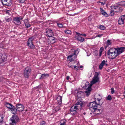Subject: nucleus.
<instances>
[{"instance_id": "obj_45", "label": "nucleus", "mask_w": 125, "mask_h": 125, "mask_svg": "<svg viewBox=\"0 0 125 125\" xmlns=\"http://www.w3.org/2000/svg\"><path fill=\"white\" fill-rule=\"evenodd\" d=\"M100 10L101 11V13H102L104 11V10L103 8H100Z\"/></svg>"}, {"instance_id": "obj_32", "label": "nucleus", "mask_w": 125, "mask_h": 125, "mask_svg": "<svg viewBox=\"0 0 125 125\" xmlns=\"http://www.w3.org/2000/svg\"><path fill=\"white\" fill-rule=\"evenodd\" d=\"M120 5L123 6L125 7V1H123L120 2Z\"/></svg>"}, {"instance_id": "obj_52", "label": "nucleus", "mask_w": 125, "mask_h": 125, "mask_svg": "<svg viewBox=\"0 0 125 125\" xmlns=\"http://www.w3.org/2000/svg\"><path fill=\"white\" fill-rule=\"evenodd\" d=\"M100 3H101V5H104L105 4V2L103 3V2H100Z\"/></svg>"}, {"instance_id": "obj_57", "label": "nucleus", "mask_w": 125, "mask_h": 125, "mask_svg": "<svg viewBox=\"0 0 125 125\" xmlns=\"http://www.w3.org/2000/svg\"><path fill=\"white\" fill-rule=\"evenodd\" d=\"M96 53H96V55H97V54L98 53V52H96Z\"/></svg>"}, {"instance_id": "obj_18", "label": "nucleus", "mask_w": 125, "mask_h": 125, "mask_svg": "<svg viewBox=\"0 0 125 125\" xmlns=\"http://www.w3.org/2000/svg\"><path fill=\"white\" fill-rule=\"evenodd\" d=\"M49 76V74L48 73H46V74H43L41 76L40 78V79H45Z\"/></svg>"}, {"instance_id": "obj_14", "label": "nucleus", "mask_w": 125, "mask_h": 125, "mask_svg": "<svg viewBox=\"0 0 125 125\" xmlns=\"http://www.w3.org/2000/svg\"><path fill=\"white\" fill-rule=\"evenodd\" d=\"M46 35L48 37L52 36L53 35V32L50 29H47L46 31Z\"/></svg>"}, {"instance_id": "obj_11", "label": "nucleus", "mask_w": 125, "mask_h": 125, "mask_svg": "<svg viewBox=\"0 0 125 125\" xmlns=\"http://www.w3.org/2000/svg\"><path fill=\"white\" fill-rule=\"evenodd\" d=\"M125 49V47H124L118 48L116 49V53L117 54V56L123 52Z\"/></svg>"}, {"instance_id": "obj_44", "label": "nucleus", "mask_w": 125, "mask_h": 125, "mask_svg": "<svg viewBox=\"0 0 125 125\" xmlns=\"http://www.w3.org/2000/svg\"><path fill=\"white\" fill-rule=\"evenodd\" d=\"M103 35V34H99L97 35L96 37H100Z\"/></svg>"}, {"instance_id": "obj_46", "label": "nucleus", "mask_w": 125, "mask_h": 125, "mask_svg": "<svg viewBox=\"0 0 125 125\" xmlns=\"http://www.w3.org/2000/svg\"><path fill=\"white\" fill-rule=\"evenodd\" d=\"M76 33L78 36H80V35H81L82 34H80L79 33L77 32H76Z\"/></svg>"}, {"instance_id": "obj_38", "label": "nucleus", "mask_w": 125, "mask_h": 125, "mask_svg": "<svg viewBox=\"0 0 125 125\" xmlns=\"http://www.w3.org/2000/svg\"><path fill=\"white\" fill-rule=\"evenodd\" d=\"M100 100L99 99L97 98V99L95 100V101H94V102H95L96 104H98V103L100 104L99 102L100 101Z\"/></svg>"}, {"instance_id": "obj_63", "label": "nucleus", "mask_w": 125, "mask_h": 125, "mask_svg": "<svg viewBox=\"0 0 125 125\" xmlns=\"http://www.w3.org/2000/svg\"><path fill=\"white\" fill-rule=\"evenodd\" d=\"M124 98H125V95H124Z\"/></svg>"}, {"instance_id": "obj_6", "label": "nucleus", "mask_w": 125, "mask_h": 125, "mask_svg": "<svg viewBox=\"0 0 125 125\" xmlns=\"http://www.w3.org/2000/svg\"><path fill=\"white\" fill-rule=\"evenodd\" d=\"M10 119L11 121L10 124L13 125H16V123L19 121V117L15 115H13Z\"/></svg>"}, {"instance_id": "obj_7", "label": "nucleus", "mask_w": 125, "mask_h": 125, "mask_svg": "<svg viewBox=\"0 0 125 125\" xmlns=\"http://www.w3.org/2000/svg\"><path fill=\"white\" fill-rule=\"evenodd\" d=\"M111 9L115 12H121L123 10L122 8L119 5H113L111 6Z\"/></svg>"}, {"instance_id": "obj_12", "label": "nucleus", "mask_w": 125, "mask_h": 125, "mask_svg": "<svg viewBox=\"0 0 125 125\" xmlns=\"http://www.w3.org/2000/svg\"><path fill=\"white\" fill-rule=\"evenodd\" d=\"M1 1L2 4L4 5L10 6L11 4V0H1Z\"/></svg>"}, {"instance_id": "obj_13", "label": "nucleus", "mask_w": 125, "mask_h": 125, "mask_svg": "<svg viewBox=\"0 0 125 125\" xmlns=\"http://www.w3.org/2000/svg\"><path fill=\"white\" fill-rule=\"evenodd\" d=\"M56 41L54 37L52 36L49 37L48 38V42L49 44H51L55 42Z\"/></svg>"}, {"instance_id": "obj_42", "label": "nucleus", "mask_w": 125, "mask_h": 125, "mask_svg": "<svg viewBox=\"0 0 125 125\" xmlns=\"http://www.w3.org/2000/svg\"><path fill=\"white\" fill-rule=\"evenodd\" d=\"M59 109V107H56L55 108V111H58Z\"/></svg>"}, {"instance_id": "obj_53", "label": "nucleus", "mask_w": 125, "mask_h": 125, "mask_svg": "<svg viewBox=\"0 0 125 125\" xmlns=\"http://www.w3.org/2000/svg\"><path fill=\"white\" fill-rule=\"evenodd\" d=\"M70 77L69 76H67L66 77V79L67 80H68L70 78Z\"/></svg>"}, {"instance_id": "obj_50", "label": "nucleus", "mask_w": 125, "mask_h": 125, "mask_svg": "<svg viewBox=\"0 0 125 125\" xmlns=\"http://www.w3.org/2000/svg\"><path fill=\"white\" fill-rule=\"evenodd\" d=\"M45 122L44 121H43L42 122V123L41 125H45Z\"/></svg>"}, {"instance_id": "obj_33", "label": "nucleus", "mask_w": 125, "mask_h": 125, "mask_svg": "<svg viewBox=\"0 0 125 125\" xmlns=\"http://www.w3.org/2000/svg\"><path fill=\"white\" fill-rule=\"evenodd\" d=\"M114 12L115 11L111 9V10L110 11V15L111 16H113L114 15Z\"/></svg>"}, {"instance_id": "obj_3", "label": "nucleus", "mask_w": 125, "mask_h": 125, "mask_svg": "<svg viewBox=\"0 0 125 125\" xmlns=\"http://www.w3.org/2000/svg\"><path fill=\"white\" fill-rule=\"evenodd\" d=\"M79 52V51L78 49L76 50L74 49L71 50L69 52V54L70 55L68 56L67 58L69 59L72 57V58L71 59L69 60L70 62L73 61L74 59L76 57L77 54H78Z\"/></svg>"}, {"instance_id": "obj_62", "label": "nucleus", "mask_w": 125, "mask_h": 125, "mask_svg": "<svg viewBox=\"0 0 125 125\" xmlns=\"http://www.w3.org/2000/svg\"><path fill=\"white\" fill-rule=\"evenodd\" d=\"M92 114V113H90V114L91 115Z\"/></svg>"}, {"instance_id": "obj_25", "label": "nucleus", "mask_w": 125, "mask_h": 125, "mask_svg": "<svg viewBox=\"0 0 125 125\" xmlns=\"http://www.w3.org/2000/svg\"><path fill=\"white\" fill-rule=\"evenodd\" d=\"M111 40H108L107 41L106 43V46L105 47V48H107V47L109 45L111 44L112 42H111Z\"/></svg>"}, {"instance_id": "obj_54", "label": "nucleus", "mask_w": 125, "mask_h": 125, "mask_svg": "<svg viewBox=\"0 0 125 125\" xmlns=\"http://www.w3.org/2000/svg\"><path fill=\"white\" fill-rule=\"evenodd\" d=\"M90 54L89 53V54H88L87 52V56H90Z\"/></svg>"}, {"instance_id": "obj_24", "label": "nucleus", "mask_w": 125, "mask_h": 125, "mask_svg": "<svg viewBox=\"0 0 125 125\" xmlns=\"http://www.w3.org/2000/svg\"><path fill=\"white\" fill-rule=\"evenodd\" d=\"M56 23H57L58 26L60 28H65V26L63 25V24H62V23H58L57 21Z\"/></svg>"}, {"instance_id": "obj_34", "label": "nucleus", "mask_w": 125, "mask_h": 125, "mask_svg": "<svg viewBox=\"0 0 125 125\" xmlns=\"http://www.w3.org/2000/svg\"><path fill=\"white\" fill-rule=\"evenodd\" d=\"M99 28L101 30H104L105 29V27L104 26L101 25L100 26Z\"/></svg>"}, {"instance_id": "obj_58", "label": "nucleus", "mask_w": 125, "mask_h": 125, "mask_svg": "<svg viewBox=\"0 0 125 125\" xmlns=\"http://www.w3.org/2000/svg\"><path fill=\"white\" fill-rule=\"evenodd\" d=\"M105 65L106 66H107L108 65H107V63H105Z\"/></svg>"}, {"instance_id": "obj_19", "label": "nucleus", "mask_w": 125, "mask_h": 125, "mask_svg": "<svg viewBox=\"0 0 125 125\" xmlns=\"http://www.w3.org/2000/svg\"><path fill=\"white\" fill-rule=\"evenodd\" d=\"M91 88L86 89V90L85 91V93L86 94V95L87 96H89L90 94V92L91 91Z\"/></svg>"}, {"instance_id": "obj_21", "label": "nucleus", "mask_w": 125, "mask_h": 125, "mask_svg": "<svg viewBox=\"0 0 125 125\" xmlns=\"http://www.w3.org/2000/svg\"><path fill=\"white\" fill-rule=\"evenodd\" d=\"M5 104L6 107L10 109L13 106L12 104L8 102H6Z\"/></svg>"}, {"instance_id": "obj_47", "label": "nucleus", "mask_w": 125, "mask_h": 125, "mask_svg": "<svg viewBox=\"0 0 125 125\" xmlns=\"http://www.w3.org/2000/svg\"><path fill=\"white\" fill-rule=\"evenodd\" d=\"M81 92H82L81 91L78 92L77 91V96H78V95L81 94Z\"/></svg>"}, {"instance_id": "obj_4", "label": "nucleus", "mask_w": 125, "mask_h": 125, "mask_svg": "<svg viewBox=\"0 0 125 125\" xmlns=\"http://www.w3.org/2000/svg\"><path fill=\"white\" fill-rule=\"evenodd\" d=\"M107 54L108 55H111V59L115 58L117 56V54L116 53V49L112 48L108 50Z\"/></svg>"}, {"instance_id": "obj_15", "label": "nucleus", "mask_w": 125, "mask_h": 125, "mask_svg": "<svg viewBox=\"0 0 125 125\" xmlns=\"http://www.w3.org/2000/svg\"><path fill=\"white\" fill-rule=\"evenodd\" d=\"M17 110L19 111H22L24 109L23 105L21 104H17L16 105Z\"/></svg>"}, {"instance_id": "obj_22", "label": "nucleus", "mask_w": 125, "mask_h": 125, "mask_svg": "<svg viewBox=\"0 0 125 125\" xmlns=\"http://www.w3.org/2000/svg\"><path fill=\"white\" fill-rule=\"evenodd\" d=\"M10 110L11 111V113L13 114L16 113L17 110V109L13 105L10 109Z\"/></svg>"}, {"instance_id": "obj_26", "label": "nucleus", "mask_w": 125, "mask_h": 125, "mask_svg": "<svg viewBox=\"0 0 125 125\" xmlns=\"http://www.w3.org/2000/svg\"><path fill=\"white\" fill-rule=\"evenodd\" d=\"M77 39L78 40L81 42H83L84 41V40L83 38L80 36H78V37H77Z\"/></svg>"}, {"instance_id": "obj_36", "label": "nucleus", "mask_w": 125, "mask_h": 125, "mask_svg": "<svg viewBox=\"0 0 125 125\" xmlns=\"http://www.w3.org/2000/svg\"><path fill=\"white\" fill-rule=\"evenodd\" d=\"M11 10H7L6 11V13L7 14L9 15H11L10 13Z\"/></svg>"}, {"instance_id": "obj_40", "label": "nucleus", "mask_w": 125, "mask_h": 125, "mask_svg": "<svg viewBox=\"0 0 125 125\" xmlns=\"http://www.w3.org/2000/svg\"><path fill=\"white\" fill-rule=\"evenodd\" d=\"M68 66L69 67L71 68H74L75 69L76 68V66H74L73 65H71V66H69V65H68Z\"/></svg>"}, {"instance_id": "obj_16", "label": "nucleus", "mask_w": 125, "mask_h": 125, "mask_svg": "<svg viewBox=\"0 0 125 125\" xmlns=\"http://www.w3.org/2000/svg\"><path fill=\"white\" fill-rule=\"evenodd\" d=\"M125 15H122L119 19L118 22L119 24H122L124 23V21L125 19Z\"/></svg>"}, {"instance_id": "obj_2", "label": "nucleus", "mask_w": 125, "mask_h": 125, "mask_svg": "<svg viewBox=\"0 0 125 125\" xmlns=\"http://www.w3.org/2000/svg\"><path fill=\"white\" fill-rule=\"evenodd\" d=\"M83 105V102L81 100L78 101L76 104L71 107L70 109L71 114L72 115L76 114L79 110L81 109Z\"/></svg>"}, {"instance_id": "obj_61", "label": "nucleus", "mask_w": 125, "mask_h": 125, "mask_svg": "<svg viewBox=\"0 0 125 125\" xmlns=\"http://www.w3.org/2000/svg\"><path fill=\"white\" fill-rule=\"evenodd\" d=\"M7 58V56H5V58L4 59H5V58Z\"/></svg>"}, {"instance_id": "obj_9", "label": "nucleus", "mask_w": 125, "mask_h": 125, "mask_svg": "<svg viewBox=\"0 0 125 125\" xmlns=\"http://www.w3.org/2000/svg\"><path fill=\"white\" fill-rule=\"evenodd\" d=\"M31 69L30 68L28 67H26L24 70V77L26 78H28L31 74Z\"/></svg>"}, {"instance_id": "obj_23", "label": "nucleus", "mask_w": 125, "mask_h": 125, "mask_svg": "<svg viewBox=\"0 0 125 125\" xmlns=\"http://www.w3.org/2000/svg\"><path fill=\"white\" fill-rule=\"evenodd\" d=\"M62 97L60 96H59L57 97V98L58 103L59 104H61L62 103Z\"/></svg>"}, {"instance_id": "obj_28", "label": "nucleus", "mask_w": 125, "mask_h": 125, "mask_svg": "<svg viewBox=\"0 0 125 125\" xmlns=\"http://www.w3.org/2000/svg\"><path fill=\"white\" fill-rule=\"evenodd\" d=\"M66 122L65 120H61L60 122V125H65Z\"/></svg>"}, {"instance_id": "obj_56", "label": "nucleus", "mask_w": 125, "mask_h": 125, "mask_svg": "<svg viewBox=\"0 0 125 125\" xmlns=\"http://www.w3.org/2000/svg\"><path fill=\"white\" fill-rule=\"evenodd\" d=\"M83 66H80V68H82L83 67Z\"/></svg>"}, {"instance_id": "obj_27", "label": "nucleus", "mask_w": 125, "mask_h": 125, "mask_svg": "<svg viewBox=\"0 0 125 125\" xmlns=\"http://www.w3.org/2000/svg\"><path fill=\"white\" fill-rule=\"evenodd\" d=\"M64 32L65 33L67 34H71L72 32L71 31L69 30H64Z\"/></svg>"}, {"instance_id": "obj_31", "label": "nucleus", "mask_w": 125, "mask_h": 125, "mask_svg": "<svg viewBox=\"0 0 125 125\" xmlns=\"http://www.w3.org/2000/svg\"><path fill=\"white\" fill-rule=\"evenodd\" d=\"M3 119V117L2 115H0V125L2 123Z\"/></svg>"}, {"instance_id": "obj_10", "label": "nucleus", "mask_w": 125, "mask_h": 125, "mask_svg": "<svg viewBox=\"0 0 125 125\" xmlns=\"http://www.w3.org/2000/svg\"><path fill=\"white\" fill-rule=\"evenodd\" d=\"M98 73H95V74L94 75L92 81L91 82V86H92V84L98 82L99 79L98 77Z\"/></svg>"}, {"instance_id": "obj_41", "label": "nucleus", "mask_w": 125, "mask_h": 125, "mask_svg": "<svg viewBox=\"0 0 125 125\" xmlns=\"http://www.w3.org/2000/svg\"><path fill=\"white\" fill-rule=\"evenodd\" d=\"M25 0H18L19 3H24Z\"/></svg>"}, {"instance_id": "obj_43", "label": "nucleus", "mask_w": 125, "mask_h": 125, "mask_svg": "<svg viewBox=\"0 0 125 125\" xmlns=\"http://www.w3.org/2000/svg\"><path fill=\"white\" fill-rule=\"evenodd\" d=\"M103 50H104V48L103 47H101L100 48V49L99 50V52H102L103 51Z\"/></svg>"}, {"instance_id": "obj_55", "label": "nucleus", "mask_w": 125, "mask_h": 125, "mask_svg": "<svg viewBox=\"0 0 125 125\" xmlns=\"http://www.w3.org/2000/svg\"><path fill=\"white\" fill-rule=\"evenodd\" d=\"M4 55H2V56H1V58H3V56H4Z\"/></svg>"}, {"instance_id": "obj_5", "label": "nucleus", "mask_w": 125, "mask_h": 125, "mask_svg": "<svg viewBox=\"0 0 125 125\" xmlns=\"http://www.w3.org/2000/svg\"><path fill=\"white\" fill-rule=\"evenodd\" d=\"M36 36H34L30 38L27 42V45L31 49L34 48L35 46L33 44V41L36 38Z\"/></svg>"}, {"instance_id": "obj_1", "label": "nucleus", "mask_w": 125, "mask_h": 125, "mask_svg": "<svg viewBox=\"0 0 125 125\" xmlns=\"http://www.w3.org/2000/svg\"><path fill=\"white\" fill-rule=\"evenodd\" d=\"M90 110L94 114L97 115L101 110V107L99 103L96 104L94 102L89 103L88 105Z\"/></svg>"}, {"instance_id": "obj_35", "label": "nucleus", "mask_w": 125, "mask_h": 125, "mask_svg": "<svg viewBox=\"0 0 125 125\" xmlns=\"http://www.w3.org/2000/svg\"><path fill=\"white\" fill-rule=\"evenodd\" d=\"M106 99L108 100H110L112 99V98L111 96L110 95H108L107 97H106Z\"/></svg>"}, {"instance_id": "obj_60", "label": "nucleus", "mask_w": 125, "mask_h": 125, "mask_svg": "<svg viewBox=\"0 0 125 125\" xmlns=\"http://www.w3.org/2000/svg\"><path fill=\"white\" fill-rule=\"evenodd\" d=\"M125 92L124 93V94H125Z\"/></svg>"}, {"instance_id": "obj_49", "label": "nucleus", "mask_w": 125, "mask_h": 125, "mask_svg": "<svg viewBox=\"0 0 125 125\" xmlns=\"http://www.w3.org/2000/svg\"><path fill=\"white\" fill-rule=\"evenodd\" d=\"M81 35L83 36L84 37H86L87 36V35L85 34H82Z\"/></svg>"}, {"instance_id": "obj_30", "label": "nucleus", "mask_w": 125, "mask_h": 125, "mask_svg": "<svg viewBox=\"0 0 125 125\" xmlns=\"http://www.w3.org/2000/svg\"><path fill=\"white\" fill-rule=\"evenodd\" d=\"M101 14L104 16L106 17H108L109 16V15L105 12L104 11L101 13Z\"/></svg>"}, {"instance_id": "obj_48", "label": "nucleus", "mask_w": 125, "mask_h": 125, "mask_svg": "<svg viewBox=\"0 0 125 125\" xmlns=\"http://www.w3.org/2000/svg\"><path fill=\"white\" fill-rule=\"evenodd\" d=\"M82 0H75L76 2L77 3L80 2Z\"/></svg>"}, {"instance_id": "obj_39", "label": "nucleus", "mask_w": 125, "mask_h": 125, "mask_svg": "<svg viewBox=\"0 0 125 125\" xmlns=\"http://www.w3.org/2000/svg\"><path fill=\"white\" fill-rule=\"evenodd\" d=\"M115 90L113 88H112L111 89V92L112 94H113L115 93Z\"/></svg>"}, {"instance_id": "obj_64", "label": "nucleus", "mask_w": 125, "mask_h": 125, "mask_svg": "<svg viewBox=\"0 0 125 125\" xmlns=\"http://www.w3.org/2000/svg\"><path fill=\"white\" fill-rule=\"evenodd\" d=\"M90 20V19H89H89H88V20Z\"/></svg>"}, {"instance_id": "obj_8", "label": "nucleus", "mask_w": 125, "mask_h": 125, "mask_svg": "<svg viewBox=\"0 0 125 125\" xmlns=\"http://www.w3.org/2000/svg\"><path fill=\"white\" fill-rule=\"evenodd\" d=\"M23 19V18L20 16H19V17H15L13 18V22L16 25H19L21 24L20 21L22 20Z\"/></svg>"}, {"instance_id": "obj_29", "label": "nucleus", "mask_w": 125, "mask_h": 125, "mask_svg": "<svg viewBox=\"0 0 125 125\" xmlns=\"http://www.w3.org/2000/svg\"><path fill=\"white\" fill-rule=\"evenodd\" d=\"M5 19L8 22H10L12 20V19L11 18H8L7 17H6L5 18Z\"/></svg>"}, {"instance_id": "obj_37", "label": "nucleus", "mask_w": 125, "mask_h": 125, "mask_svg": "<svg viewBox=\"0 0 125 125\" xmlns=\"http://www.w3.org/2000/svg\"><path fill=\"white\" fill-rule=\"evenodd\" d=\"M89 83L88 82H86L85 83V87H86L88 86V88H90V87H89Z\"/></svg>"}, {"instance_id": "obj_59", "label": "nucleus", "mask_w": 125, "mask_h": 125, "mask_svg": "<svg viewBox=\"0 0 125 125\" xmlns=\"http://www.w3.org/2000/svg\"><path fill=\"white\" fill-rule=\"evenodd\" d=\"M83 114H84V115H85V112H84L83 113Z\"/></svg>"}, {"instance_id": "obj_51", "label": "nucleus", "mask_w": 125, "mask_h": 125, "mask_svg": "<svg viewBox=\"0 0 125 125\" xmlns=\"http://www.w3.org/2000/svg\"><path fill=\"white\" fill-rule=\"evenodd\" d=\"M102 52H99V56L100 57L101 56V55L102 54Z\"/></svg>"}, {"instance_id": "obj_20", "label": "nucleus", "mask_w": 125, "mask_h": 125, "mask_svg": "<svg viewBox=\"0 0 125 125\" xmlns=\"http://www.w3.org/2000/svg\"><path fill=\"white\" fill-rule=\"evenodd\" d=\"M107 61H106L105 60H103L101 62V64L99 65V68L100 69H102L104 66L105 63V62H107Z\"/></svg>"}, {"instance_id": "obj_17", "label": "nucleus", "mask_w": 125, "mask_h": 125, "mask_svg": "<svg viewBox=\"0 0 125 125\" xmlns=\"http://www.w3.org/2000/svg\"><path fill=\"white\" fill-rule=\"evenodd\" d=\"M24 21L26 28H28L30 27L31 25L29 23V21L27 19H25Z\"/></svg>"}]
</instances>
